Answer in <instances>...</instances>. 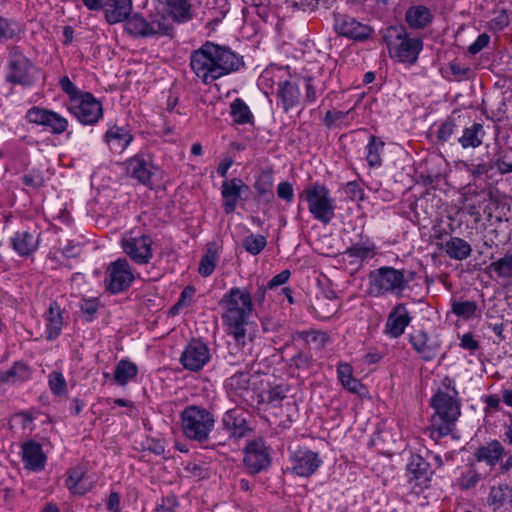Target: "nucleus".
Listing matches in <instances>:
<instances>
[{
	"label": "nucleus",
	"instance_id": "obj_54",
	"mask_svg": "<svg viewBox=\"0 0 512 512\" xmlns=\"http://www.w3.org/2000/svg\"><path fill=\"white\" fill-rule=\"evenodd\" d=\"M354 109L355 107H352L347 111L328 110L323 118V123L328 129H331L343 122L345 118L349 117L353 113Z\"/></svg>",
	"mask_w": 512,
	"mask_h": 512
},
{
	"label": "nucleus",
	"instance_id": "obj_27",
	"mask_svg": "<svg viewBox=\"0 0 512 512\" xmlns=\"http://www.w3.org/2000/svg\"><path fill=\"white\" fill-rule=\"evenodd\" d=\"M251 370L250 364H246L244 369L237 370L232 376L224 382V388L230 397L243 396L249 390Z\"/></svg>",
	"mask_w": 512,
	"mask_h": 512
},
{
	"label": "nucleus",
	"instance_id": "obj_3",
	"mask_svg": "<svg viewBox=\"0 0 512 512\" xmlns=\"http://www.w3.org/2000/svg\"><path fill=\"white\" fill-rule=\"evenodd\" d=\"M430 406L434 413L431 416L429 433L437 442L453 432L461 415V400L453 378L445 376L441 380V386L430 399Z\"/></svg>",
	"mask_w": 512,
	"mask_h": 512
},
{
	"label": "nucleus",
	"instance_id": "obj_41",
	"mask_svg": "<svg viewBox=\"0 0 512 512\" xmlns=\"http://www.w3.org/2000/svg\"><path fill=\"white\" fill-rule=\"evenodd\" d=\"M230 115L233 121L239 125L253 124L254 122V116L249 106L241 98H236L231 102Z\"/></svg>",
	"mask_w": 512,
	"mask_h": 512
},
{
	"label": "nucleus",
	"instance_id": "obj_13",
	"mask_svg": "<svg viewBox=\"0 0 512 512\" xmlns=\"http://www.w3.org/2000/svg\"><path fill=\"white\" fill-rule=\"evenodd\" d=\"M25 118L29 123L42 126L44 131L54 135H60L68 128V120L65 117L53 110L39 106L28 109Z\"/></svg>",
	"mask_w": 512,
	"mask_h": 512
},
{
	"label": "nucleus",
	"instance_id": "obj_30",
	"mask_svg": "<svg viewBox=\"0 0 512 512\" xmlns=\"http://www.w3.org/2000/svg\"><path fill=\"white\" fill-rule=\"evenodd\" d=\"M433 15L429 8L423 5L411 6L405 12V21L412 29H424L431 24Z\"/></svg>",
	"mask_w": 512,
	"mask_h": 512
},
{
	"label": "nucleus",
	"instance_id": "obj_39",
	"mask_svg": "<svg viewBox=\"0 0 512 512\" xmlns=\"http://www.w3.org/2000/svg\"><path fill=\"white\" fill-rule=\"evenodd\" d=\"M173 20L168 14L151 15L148 19L149 26L152 27L151 36L161 35L170 38L174 35Z\"/></svg>",
	"mask_w": 512,
	"mask_h": 512
},
{
	"label": "nucleus",
	"instance_id": "obj_7",
	"mask_svg": "<svg viewBox=\"0 0 512 512\" xmlns=\"http://www.w3.org/2000/svg\"><path fill=\"white\" fill-rule=\"evenodd\" d=\"M215 418L211 411L199 405H188L180 413V427L185 438L198 443L209 440Z\"/></svg>",
	"mask_w": 512,
	"mask_h": 512
},
{
	"label": "nucleus",
	"instance_id": "obj_64",
	"mask_svg": "<svg viewBox=\"0 0 512 512\" xmlns=\"http://www.w3.org/2000/svg\"><path fill=\"white\" fill-rule=\"evenodd\" d=\"M459 346L462 349L469 351L471 354L480 348L479 342L474 338L471 332L462 335Z\"/></svg>",
	"mask_w": 512,
	"mask_h": 512
},
{
	"label": "nucleus",
	"instance_id": "obj_17",
	"mask_svg": "<svg viewBox=\"0 0 512 512\" xmlns=\"http://www.w3.org/2000/svg\"><path fill=\"white\" fill-rule=\"evenodd\" d=\"M408 340L412 348L425 362L434 360L442 348L439 335L431 336L425 330H416L410 333Z\"/></svg>",
	"mask_w": 512,
	"mask_h": 512
},
{
	"label": "nucleus",
	"instance_id": "obj_16",
	"mask_svg": "<svg viewBox=\"0 0 512 512\" xmlns=\"http://www.w3.org/2000/svg\"><path fill=\"white\" fill-rule=\"evenodd\" d=\"M152 244L153 241L149 235L123 237L121 240L124 253L138 265H145L151 261Z\"/></svg>",
	"mask_w": 512,
	"mask_h": 512
},
{
	"label": "nucleus",
	"instance_id": "obj_32",
	"mask_svg": "<svg viewBox=\"0 0 512 512\" xmlns=\"http://www.w3.org/2000/svg\"><path fill=\"white\" fill-rule=\"evenodd\" d=\"M13 249L20 256H28L32 254L38 247V239L28 231L15 233L11 239Z\"/></svg>",
	"mask_w": 512,
	"mask_h": 512
},
{
	"label": "nucleus",
	"instance_id": "obj_5",
	"mask_svg": "<svg viewBox=\"0 0 512 512\" xmlns=\"http://www.w3.org/2000/svg\"><path fill=\"white\" fill-rule=\"evenodd\" d=\"M5 81L23 88L33 87L39 80L41 68L15 45L7 48Z\"/></svg>",
	"mask_w": 512,
	"mask_h": 512
},
{
	"label": "nucleus",
	"instance_id": "obj_53",
	"mask_svg": "<svg viewBox=\"0 0 512 512\" xmlns=\"http://www.w3.org/2000/svg\"><path fill=\"white\" fill-rule=\"evenodd\" d=\"M49 388L57 396H63L67 393V383L61 372L53 371L49 374Z\"/></svg>",
	"mask_w": 512,
	"mask_h": 512
},
{
	"label": "nucleus",
	"instance_id": "obj_61",
	"mask_svg": "<svg viewBox=\"0 0 512 512\" xmlns=\"http://www.w3.org/2000/svg\"><path fill=\"white\" fill-rule=\"evenodd\" d=\"M179 502L175 495H167L161 499V503L157 505L156 512H176Z\"/></svg>",
	"mask_w": 512,
	"mask_h": 512
},
{
	"label": "nucleus",
	"instance_id": "obj_29",
	"mask_svg": "<svg viewBox=\"0 0 512 512\" xmlns=\"http://www.w3.org/2000/svg\"><path fill=\"white\" fill-rule=\"evenodd\" d=\"M46 319V339L48 341L55 340L59 337L63 326L62 311L56 301L50 303L47 312L45 313Z\"/></svg>",
	"mask_w": 512,
	"mask_h": 512
},
{
	"label": "nucleus",
	"instance_id": "obj_42",
	"mask_svg": "<svg viewBox=\"0 0 512 512\" xmlns=\"http://www.w3.org/2000/svg\"><path fill=\"white\" fill-rule=\"evenodd\" d=\"M485 134L483 125L474 123L471 127L463 130V134L458 138V142L463 148L478 147L482 144V138Z\"/></svg>",
	"mask_w": 512,
	"mask_h": 512
},
{
	"label": "nucleus",
	"instance_id": "obj_37",
	"mask_svg": "<svg viewBox=\"0 0 512 512\" xmlns=\"http://www.w3.org/2000/svg\"><path fill=\"white\" fill-rule=\"evenodd\" d=\"M337 377L341 385L351 393L359 394L363 388L360 380L353 377V368L349 363L340 362L337 365Z\"/></svg>",
	"mask_w": 512,
	"mask_h": 512
},
{
	"label": "nucleus",
	"instance_id": "obj_10",
	"mask_svg": "<svg viewBox=\"0 0 512 512\" xmlns=\"http://www.w3.org/2000/svg\"><path fill=\"white\" fill-rule=\"evenodd\" d=\"M135 276L126 258H118L111 262L105 272V287L111 294L126 291L134 281Z\"/></svg>",
	"mask_w": 512,
	"mask_h": 512
},
{
	"label": "nucleus",
	"instance_id": "obj_33",
	"mask_svg": "<svg viewBox=\"0 0 512 512\" xmlns=\"http://www.w3.org/2000/svg\"><path fill=\"white\" fill-rule=\"evenodd\" d=\"M125 23V31L136 38L151 37L152 27L149 26L148 19L144 18L140 13L129 16Z\"/></svg>",
	"mask_w": 512,
	"mask_h": 512
},
{
	"label": "nucleus",
	"instance_id": "obj_55",
	"mask_svg": "<svg viewBox=\"0 0 512 512\" xmlns=\"http://www.w3.org/2000/svg\"><path fill=\"white\" fill-rule=\"evenodd\" d=\"M23 183L32 188H39L45 182L44 171L40 168H33L22 177Z\"/></svg>",
	"mask_w": 512,
	"mask_h": 512
},
{
	"label": "nucleus",
	"instance_id": "obj_58",
	"mask_svg": "<svg viewBox=\"0 0 512 512\" xmlns=\"http://www.w3.org/2000/svg\"><path fill=\"white\" fill-rule=\"evenodd\" d=\"M99 306L100 304L97 298L83 299L80 303V309L86 315L87 321L93 320L94 315L99 309Z\"/></svg>",
	"mask_w": 512,
	"mask_h": 512
},
{
	"label": "nucleus",
	"instance_id": "obj_20",
	"mask_svg": "<svg viewBox=\"0 0 512 512\" xmlns=\"http://www.w3.org/2000/svg\"><path fill=\"white\" fill-rule=\"evenodd\" d=\"M291 471L297 476L308 478L321 466L322 460L317 452L308 448H299L291 456Z\"/></svg>",
	"mask_w": 512,
	"mask_h": 512
},
{
	"label": "nucleus",
	"instance_id": "obj_35",
	"mask_svg": "<svg viewBox=\"0 0 512 512\" xmlns=\"http://www.w3.org/2000/svg\"><path fill=\"white\" fill-rule=\"evenodd\" d=\"M167 14L174 22L185 23L192 19V6L189 0H166Z\"/></svg>",
	"mask_w": 512,
	"mask_h": 512
},
{
	"label": "nucleus",
	"instance_id": "obj_63",
	"mask_svg": "<svg viewBox=\"0 0 512 512\" xmlns=\"http://www.w3.org/2000/svg\"><path fill=\"white\" fill-rule=\"evenodd\" d=\"M195 291L196 290L193 286H191V285L186 286L182 290L177 303L174 305V309H180L182 307L190 306V304L192 302V297L194 296Z\"/></svg>",
	"mask_w": 512,
	"mask_h": 512
},
{
	"label": "nucleus",
	"instance_id": "obj_43",
	"mask_svg": "<svg viewBox=\"0 0 512 512\" xmlns=\"http://www.w3.org/2000/svg\"><path fill=\"white\" fill-rule=\"evenodd\" d=\"M451 311L457 317L467 321L478 316V305L475 301L470 300H452Z\"/></svg>",
	"mask_w": 512,
	"mask_h": 512
},
{
	"label": "nucleus",
	"instance_id": "obj_18",
	"mask_svg": "<svg viewBox=\"0 0 512 512\" xmlns=\"http://www.w3.org/2000/svg\"><path fill=\"white\" fill-rule=\"evenodd\" d=\"M407 480L413 489L419 488V492L430 487L434 471L431 465L421 455H411L407 464Z\"/></svg>",
	"mask_w": 512,
	"mask_h": 512
},
{
	"label": "nucleus",
	"instance_id": "obj_11",
	"mask_svg": "<svg viewBox=\"0 0 512 512\" xmlns=\"http://www.w3.org/2000/svg\"><path fill=\"white\" fill-rule=\"evenodd\" d=\"M90 11H103L109 25L124 22L132 12V0H82Z\"/></svg>",
	"mask_w": 512,
	"mask_h": 512
},
{
	"label": "nucleus",
	"instance_id": "obj_56",
	"mask_svg": "<svg viewBox=\"0 0 512 512\" xmlns=\"http://www.w3.org/2000/svg\"><path fill=\"white\" fill-rule=\"evenodd\" d=\"M459 125L457 120L452 117H448L439 127L437 132V138L440 142H446L450 139L451 135L457 130Z\"/></svg>",
	"mask_w": 512,
	"mask_h": 512
},
{
	"label": "nucleus",
	"instance_id": "obj_46",
	"mask_svg": "<svg viewBox=\"0 0 512 512\" xmlns=\"http://www.w3.org/2000/svg\"><path fill=\"white\" fill-rule=\"evenodd\" d=\"M314 364L310 350H299L289 361V367L299 371L308 372Z\"/></svg>",
	"mask_w": 512,
	"mask_h": 512
},
{
	"label": "nucleus",
	"instance_id": "obj_28",
	"mask_svg": "<svg viewBox=\"0 0 512 512\" xmlns=\"http://www.w3.org/2000/svg\"><path fill=\"white\" fill-rule=\"evenodd\" d=\"M105 140L111 151L120 154L131 143L133 136L125 127L114 125L106 131Z\"/></svg>",
	"mask_w": 512,
	"mask_h": 512
},
{
	"label": "nucleus",
	"instance_id": "obj_14",
	"mask_svg": "<svg viewBox=\"0 0 512 512\" xmlns=\"http://www.w3.org/2000/svg\"><path fill=\"white\" fill-rule=\"evenodd\" d=\"M221 427L228 440L232 441H238L253 431L249 425V413L239 407L229 409L223 414Z\"/></svg>",
	"mask_w": 512,
	"mask_h": 512
},
{
	"label": "nucleus",
	"instance_id": "obj_62",
	"mask_svg": "<svg viewBox=\"0 0 512 512\" xmlns=\"http://www.w3.org/2000/svg\"><path fill=\"white\" fill-rule=\"evenodd\" d=\"M510 23L509 15L506 9H502L491 21L490 26L493 30L501 31Z\"/></svg>",
	"mask_w": 512,
	"mask_h": 512
},
{
	"label": "nucleus",
	"instance_id": "obj_31",
	"mask_svg": "<svg viewBox=\"0 0 512 512\" xmlns=\"http://www.w3.org/2000/svg\"><path fill=\"white\" fill-rule=\"evenodd\" d=\"M443 249L449 258L457 261L467 259L472 253L471 245L463 238L456 236L450 237L443 245Z\"/></svg>",
	"mask_w": 512,
	"mask_h": 512
},
{
	"label": "nucleus",
	"instance_id": "obj_38",
	"mask_svg": "<svg viewBox=\"0 0 512 512\" xmlns=\"http://www.w3.org/2000/svg\"><path fill=\"white\" fill-rule=\"evenodd\" d=\"M31 377V370L23 362H16L10 369L0 373V382L16 384L27 381Z\"/></svg>",
	"mask_w": 512,
	"mask_h": 512
},
{
	"label": "nucleus",
	"instance_id": "obj_57",
	"mask_svg": "<svg viewBox=\"0 0 512 512\" xmlns=\"http://www.w3.org/2000/svg\"><path fill=\"white\" fill-rule=\"evenodd\" d=\"M240 290H246V291H249L250 295H251V301H252V305H263L264 301H265V295H266V292H267V289H269L268 287V284L265 285L263 283H256V289L253 290L252 289V285H250L249 288H239Z\"/></svg>",
	"mask_w": 512,
	"mask_h": 512
},
{
	"label": "nucleus",
	"instance_id": "obj_47",
	"mask_svg": "<svg viewBox=\"0 0 512 512\" xmlns=\"http://www.w3.org/2000/svg\"><path fill=\"white\" fill-rule=\"evenodd\" d=\"M266 245L267 240L261 234H250L242 241V246L251 255H258Z\"/></svg>",
	"mask_w": 512,
	"mask_h": 512
},
{
	"label": "nucleus",
	"instance_id": "obj_2",
	"mask_svg": "<svg viewBox=\"0 0 512 512\" xmlns=\"http://www.w3.org/2000/svg\"><path fill=\"white\" fill-rule=\"evenodd\" d=\"M243 57L230 47L206 41L190 54V67L205 85L244 67Z\"/></svg>",
	"mask_w": 512,
	"mask_h": 512
},
{
	"label": "nucleus",
	"instance_id": "obj_40",
	"mask_svg": "<svg viewBox=\"0 0 512 512\" xmlns=\"http://www.w3.org/2000/svg\"><path fill=\"white\" fill-rule=\"evenodd\" d=\"M218 260L219 254L217 244L215 242L208 243L205 253L199 263V274L203 277L210 276L214 272Z\"/></svg>",
	"mask_w": 512,
	"mask_h": 512
},
{
	"label": "nucleus",
	"instance_id": "obj_36",
	"mask_svg": "<svg viewBox=\"0 0 512 512\" xmlns=\"http://www.w3.org/2000/svg\"><path fill=\"white\" fill-rule=\"evenodd\" d=\"M137 374L138 367L134 362L128 359H121L115 366L113 380L117 385L124 387L134 380Z\"/></svg>",
	"mask_w": 512,
	"mask_h": 512
},
{
	"label": "nucleus",
	"instance_id": "obj_12",
	"mask_svg": "<svg viewBox=\"0 0 512 512\" xmlns=\"http://www.w3.org/2000/svg\"><path fill=\"white\" fill-rule=\"evenodd\" d=\"M68 110L83 125H93L103 115L102 104L88 92L73 99Z\"/></svg>",
	"mask_w": 512,
	"mask_h": 512
},
{
	"label": "nucleus",
	"instance_id": "obj_15",
	"mask_svg": "<svg viewBox=\"0 0 512 512\" xmlns=\"http://www.w3.org/2000/svg\"><path fill=\"white\" fill-rule=\"evenodd\" d=\"M210 349L206 343L192 339L184 348L180 356L183 368L191 372H198L210 361Z\"/></svg>",
	"mask_w": 512,
	"mask_h": 512
},
{
	"label": "nucleus",
	"instance_id": "obj_52",
	"mask_svg": "<svg viewBox=\"0 0 512 512\" xmlns=\"http://www.w3.org/2000/svg\"><path fill=\"white\" fill-rule=\"evenodd\" d=\"M261 401L270 404L272 407H277L286 397L285 390L282 386H274L261 393Z\"/></svg>",
	"mask_w": 512,
	"mask_h": 512
},
{
	"label": "nucleus",
	"instance_id": "obj_51",
	"mask_svg": "<svg viewBox=\"0 0 512 512\" xmlns=\"http://www.w3.org/2000/svg\"><path fill=\"white\" fill-rule=\"evenodd\" d=\"M20 31V25L16 21L0 16V42L13 39Z\"/></svg>",
	"mask_w": 512,
	"mask_h": 512
},
{
	"label": "nucleus",
	"instance_id": "obj_49",
	"mask_svg": "<svg viewBox=\"0 0 512 512\" xmlns=\"http://www.w3.org/2000/svg\"><path fill=\"white\" fill-rule=\"evenodd\" d=\"M346 254L349 257L358 258L361 261H364L367 259H371L375 256L376 247L374 246V244L365 245L356 243L347 248Z\"/></svg>",
	"mask_w": 512,
	"mask_h": 512
},
{
	"label": "nucleus",
	"instance_id": "obj_48",
	"mask_svg": "<svg viewBox=\"0 0 512 512\" xmlns=\"http://www.w3.org/2000/svg\"><path fill=\"white\" fill-rule=\"evenodd\" d=\"M85 471L82 467H74L69 471L68 478L66 479L67 488L73 493L78 495H84L87 490L79 487V483L83 479Z\"/></svg>",
	"mask_w": 512,
	"mask_h": 512
},
{
	"label": "nucleus",
	"instance_id": "obj_8",
	"mask_svg": "<svg viewBox=\"0 0 512 512\" xmlns=\"http://www.w3.org/2000/svg\"><path fill=\"white\" fill-rule=\"evenodd\" d=\"M303 193L313 217L323 224H328L334 217L335 209L333 200L329 197V190L323 185L316 184L307 187Z\"/></svg>",
	"mask_w": 512,
	"mask_h": 512
},
{
	"label": "nucleus",
	"instance_id": "obj_6",
	"mask_svg": "<svg viewBox=\"0 0 512 512\" xmlns=\"http://www.w3.org/2000/svg\"><path fill=\"white\" fill-rule=\"evenodd\" d=\"M383 39L389 56L401 63L415 64L423 49V41L420 38L410 37L402 25L388 27Z\"/></svg>",
	"mask_w": 512,
	"mask_h": 512
},
{
	"label": "nucleus",
	"instance_id": "obj_26",
	"mask_svg": "<svg viewBox=\"0 0 512 512\" xmlns=\"http://www.w3.org/2000/svg\"><path fill=\"white\" fill-rule=\"evenodd\" d=\"M243 188L248 189L247 185H245L239 178L223 181L221 194L224 199L223 209L226 214H230L235 211Z\"/></svg>",
	"mask_w": 512,
	"mask_h": 512
},
{
	"label": "nucleus",
	"instance_id": "obj_60",
	"mask_svg": "<svg viewBox=\"0 0 512 512\" xmlns=\"http://www.w3.org/2000/svg\"><path fill=\"white\" fill-rule=\"evenodd\" d=\"M337 299L336 292L332 289H325L321 292V295H317L315 301L312 303V308L315 313L321 314L319 309L322 308V304L325 301H335Z\"/></svg>",
	"mask_w": 512,
	"mask_h": 512
},
{
	"label": "nucleus",
	"instance_id": "obj_1",
	"mask_svg": "<svg viewBox=\"0 0 512 512\" xmlns=\"http://www.w3.org/2000/svg\"><path fill=\"white\" fill-rule=\"evenodd\" d=\"M219 305L224 309L222 319L227 326V334L233 338L227 344V353L223 356L225 364L242 367L248 364L246 326L253 313L249 291L232 287L221 298Z\"/></svg>",
	"mask_w": 512,
	"mask_h": 512
},
{
	"label": "nucleus",
	"instance_id": "obj_21",
	"mask_svg": "<svg viewBox=\"0 0 512 512\" xmlns=\"http://www.w3.org/2000/svg\"><path fill=\"white\" fill-rule=\"evenodd\" d=\"M412 319L406 304L397 303L387 317L384 333L392 339H397L404 334Z\"/></svg>",
	"mask_w": 512,
	"mask_h": 512
},
{
	"label": "nucleus",
	"instance_id": "obj_25",
	"mask_svg": "<svg viewBox=\"0 0 512 512\" xmlns=\"http://www.w3.org/2000/svg\"><path fill=\"white\" fill-rule=\"evenodd\" d=\"M278 104L281 105L284 113L289 112L300 102V88L297 83L285 80L280 81L277 85Z\"/></svg>",
	"mask_w": 512,
	"mask_h": 512
},
{
	"label": "nucleus",
	"instance_id": "obj_59",
	"mask_svg": "<svg viewBox=\"0 0 512 512\" xmlns=\"http://www.w3.org/2000/svg\"><path fill=\"white\" fill-rule=\"evenodd\" d=\"M475 176L485 175L489 179H493L497 172V166L495 162H480L473 170Z\"/></svg>",
	"mask_w": 512,
	"mask_h": 512
},
{
	"label": "nucleus",
	"instance_id": "obj_44",
	"mask_svg": "<svg viewBox=\"0 0 512 512\" xmlns=\"http://www.w3.org/2000/svg\"><path fill=\"white\" fill-rule=\"evenodd\" d=\"M489 269L495 272L499 278H512V253L507 252L503 257L492 262Z\"/></svg>",
	"mask_w": 512,
	"mask_h": 512
},
{
	"label": "nucleus",
	"instance_id": "obj_23",
	"mask_svg": "<svg viewBox=\"0 0 512 512\" xmlns=\"http://www.w3.org/2000/svg\"><path fill=\"white\" fill-rule=\"evenodd\" d=\"M21 457L24 468L33 472L44 470L47 462L42 445L35 440H28L21 444Z\"/></svg>",
	"mask_w": 512,
	"mask_h": 512
},
{
	"label": "nucleus",
	"instance_id": "obj_45",
	"mask_svg": "<svg viewBox=\"0 0 512 512\" xmlns=\"http://www.w3.org/2000/svg\"><path fill=\"white\" fill-rule=\"evenodd\" d=\"M427 162H418L415 167V173L417 178L422 182L423 185H434L438 184L441 178V171L433 168L429 169L426 167Z\"/></svg>",
	"mask_w": 512,
	"mask_h": 512
},
{
	"label": "nucleus",
	"instance_id": "obj_50",
	"mask_svg": "<svg viewBox=\"0 0 512 512\" xmlns=\"http://www.w3.org/2000/svg\"><path fill=\"white\" fill-rule=\"evenodd\" d=\"M482 480V475L475 469H469L463 472L457 479V485L462 491H468L475 488Z\"/></svg>",
	"mask_w": 512,
	"mask_h": 512
},
{
	"label": "nucleus",
	"instance_id": "obj_24",
	"mask_svg": "<svg viewBox=\"0 0 512 512\" xmlns=\"http://www.w3.org/2000/svg\"><path fill=\"white\" fill-rule=\"evenodd\" d=\"M507 455V451L503 444L497 440L492 439L479 446L474 452V458L477 462H483L490 468H494L500 461Z\"/></svg>",
	"mask_w": 512,
	"mask_h": 512
},
{
	"label": "nucleus",
	"instance_id": "obj_4",
	"mask_svg": "<svg viewBox=\"0 0 512 512\" xmlns=\"http://www.w3.org/2000/svg\"><path fill=\"white\" fill-rule=\"evenodd\" d=\"M418 273L414 270L396 269L392 266H382L368 274L369 290L375 297L396 295L405 296L406 291H413L418 286Z\"/></svg>",
	"mask_w": 512,
	"mask_h": 512
},
{
	"label": "nucleus",
	"instance_id": "obj_22",
	"mask_svg": "<svg viewBox=\"0 0 512 512\" xmlns=\"http://www.w3.org/2000/svg\"><path fill=\"white\" fill-rule=\"evenodd\" d=\"M334 27L339 35L356 41L366 40L372 33L370 26L362 24L348 15L336 16Z\"/></svg>",
	"mask_w": 512,
	"mask_h": 512
},
{
	"label": "nucleus",
	"instance_id": "obj_34",
	"mask_svg": "<svg viewBox=\"0 0 512 512\" xmlns=\"http://www.w3.org/2000/svg\"><path fill=\"white\" fill-rule=\"evenodd\" d=\"M487 503L494 511L499 510L506 503L512 504V487L505 483L492 486L489 491Z\"/></svg>",
	"mask_w": 512,
	"mask_h": 512
},
{
	"label": "nucleus",
	"instance_id": "obj_19",
	"mask_svg": "<svg viewBox=\"0 0 512 512\" xmlns=\"http://www.w3.org/2000/svg\"><path fill=\"white\" fill-rule=\"evenodd\" d=\"M127 173L139 184L153 189L163 179V170L153 162H128Z\"/></svg>",
	"mask_w": 512,
	"mask_h": 512
},
{
	"label": "nucleus",
	"instance_id": "obj_9",
	"mask_svg": "<svg viewBox=\"0 0 512 512\" xmlns=\"http://www.w3.org/2000/svg\"><path fill=\"white\" fill-rule=\"evenodd\" d=\"M271 461V449L262 438L248 441L243 448V464L251 475L267 470Z\"/></svg>",
	"mask_w": 512,
	"mask_h": 512
}]
</instances>
